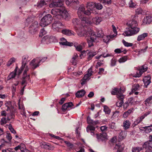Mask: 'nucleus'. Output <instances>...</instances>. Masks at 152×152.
Masks as SVG:
<instances>
[{
  "label": "nucleus",
  "instance_id": "obj_1",
  "mask_svg": "<svg viewBox=\"0 0 152 152\" xmlns=\"http://www.w3.org/2000/svg\"><path fill=\"white\" fill-rule=\"evenodd\" d=\"M125 90V88L124 87H121L119 89L115 88L111 92L112 94L117 95L119 100L116 104V106L118 107H121L124 103L123 100L124 98V96L123 94V93Z\"/></svg>",
  "mask_w": 152,
  "mask_h": 152
},
{
  "label": "nucleus",
  "instance_id": "obj_2",
  "mask_svg": "<svg viewBox=\"0 0 152 152\" xmlns=\"http://www.w3.org/2000/svg\"><path fill=\"white\" fill-rule=\"evenodd\" d=\"M53 20V18L50 14H47L41 19L40 25L42 27H45L50 24Z\"/></svg>",
  "mask_w": 152,
  "mask_h": 152
},
{
  "label": "nucleus",
  "instance_id": "obj_3",
  "mask_svg": "<svg viewBox=\"0 0 152 152\" xmlns=\"http://www.w3.org/2000/svg\"><path fill=\"white\" fill-rule=\"evenodd\" d=\"M72 21L75 28L76 30H77V32H79L78 35L81 37L84 36L85 32L83 31V30H84V27H82L80 31L78 28L80 23V22L79 20L77 18H73L72 19Z\"/></svg>",
  "mask_w": 152,
  "mask_h": 152
},
{
  "label": "nucleus",
  "instance_id": "obj_4",
  "mask_svg": "<svg viewBox=\"0 0 152 152\" xmlns=\"http://www.w3.org/2000/svg\"><path fill=\"white\" fill-rule=\"evenodd\" d=\"M47 57H44L40 59L39 58H37L33 59L30 63V65L31 67L34 69L39 66V64L41 62H43L47 59Z\"/></svg>",
  "mask_w": 152,
  "mask_h": 152
},
{
  "label": "nucleus",
  "instance_id": "obj_5",
  "mask_svg": "<svg viewBox=\"0 0 152 152\" xmlns=\"http://www.w3.org/2000/svg\"><path fill=\"white\" fill-rule=\"evenodd\" d=\"M127 25L129 28H130L132 29H134L136 31L138 30V32L140 30V28L137 27L138 23L137 19L136 18L130 20L127 23Z\"/></svg>",
  "mask_w": 152,
  "mask_h": 152
},
{
  "label": "nucleus",
  "instance_id": "obj_6",
  "mask_svg": "<svg viewBox=\"0 0 152 152\" xmlns=\"http://www.w3.org/2000/svg\"><path fill=\"white\" fill-rule=\"evenodd\" d=\"M88 33L90 35V38L88 40L87 42L88 47H91L94 45L93 42L96 39V35H95L94 32L92 31H88Z\"/></svg>",
  "mask_w": 152,
  "mask_h": 152
},
{
  "label": "nucleus",
  "instance_id": "obj_7",
  "mask_svg": "<svg viewBox=\"0 0 152 152\" xmlns=\"http://www.w3.org/2000/svg\"><path fill=\"white\" fill-rule=\"evenodd\" d=\"M57 39L55 37L45 36H44L42 39V41L44 43L48 44L51 42H56Z\"/></svg>",
  "mask_w": 152,
  "mask_h": 152
},
{
  "label": "nucleus",
  "instance_id": "obj_8",
  "mask_svg": "<svg viewBox=\"0 0 152 152\" xmlns=\"http://www.w3.org/2000/svg\"><path fill=\"white\" fill-rule=\"evenodd\" d=\"M64 26V25L59 21H55L52 24V28L54 31H59L60 29Z\"/></svg>",
  "mask_w": 152,
  "mask_h": 152
},
{
  "label": "nucleus",
  "instance_id": "obj_9",
  "mask_svg": "<svg viewBox=\"0 0 152 152\" xmlns=\"http://www.w3.org/2000/svg\"><path fill=\"white\" fill-rule=\"evenodd\" d=\"M142 146L146 149L145 152H152V140L145 142Z\"/></svg>",
  "mask_w": 152,
  "mask_h": 152
},
{
  "label": "nucleus",
  "instance_id": "obj_10",
  "mask_svg": "<svg viewBox=\"0 0 152 152\" xmlns=\"http://www.w3.org/2000/svg\"><path fill=\"white\" fill-rule=\"evenodd\" d=\"M96 136L99 142L106 141L107 139L106 134L104 132H102L99 134H96Z\"/></svg>",
  "mask_w": 152,
  "mask_h": 152
},
{
  "label": "nucleus",
  "instance_id": "obj_11",
  "mask_svg": "<svg viewBox=\"0 0 152 152\" xmlns=\"http://www.w3.org/2000/svg\"><path fill=\"white\" fill-rule=\"evenodd\" d=\"M38 24L37 22H34L29 28L30 32L31 34H34L38 30Z\"/></svg>",
  "mask_w": 152,
  "mask_h": 152
},
{
  "label": "nucleus",
  "instance_id": "obj_12",
  "mask_svg": "<svg viewBox=\"0 0 152 152\" xmlns=\"http://www.w3.org/2000/svg\"><path fill=\"white\" fill-rule=\"evenodd\" d=\"M148 69V67L146 65H144L139 68V74H136L134 76V77H140L141 76L143 72L146 71Z\"/></svg>",
  "mask_w": 152,
  "mask_h": 152
},
{
  "label": "nucleus",
  "instance_id": "obj_13",
  "mask_svg": "<svg viewBox=\"0 0 152 152\" xmlns=\"http://www.w3.org/2000/svg\"><path fill=\"white\" fill-rule=\"evenodd\" d=\"M88 56L87 59L88 61L91 60L92 58L96 55V52L95 50H87L86 51Z\"/></svg>",
  "mask_w": 152,
  "mask_h": 152
},
{
  "label": "nucleus",
  "instance_id": "obj_14",
  "mask_svg": "<svg viewBox=\"0 0 152 152\" xmlns=\"http://www.w3.org/2000/svg\"><path fill=\"white\" fill-rule=\"evenodd\" d=\"M85 10V8L83 5H81L79 7L77 12L78 16L79 18H81L82 16H84Z\"/></svg>",
  "mask_w": 152,
  "mask_h": 152
},
{
  "label": "nucleus",
  "instance_id": "obj_15",
  "mask_svg": "<svg viewBox=\"0 0 152 152\" xmlns=\"http://www.w3.org/2000/svg\"><path fill=\"white\" fill-rule=\"evenodd\" d=\"M138 33V30L136 31L134 29L132 30L131 29L125 31L123 34L125 36H130L136 34Z\"/></svg>",
  "mask_w": 152,
  "mask_h": 152
},
{
  "label": "nucleus",
  "instance_id": "obj_16",
  "mask_svg": "<svg viewBox=\"0 0 152 152\" xmlns=\"http://www.w3.org/2000/svg\"><path fill=\"white\" fill-rule=\"evenodd\" d=\"M151 77L150 76H147L145 77L143 79V81L144 84V87L147 88L148 85L151 83Z\"/></svg>",
  "mask_w": 152,
  "mask_h": 152
},
{
  "label": "nucleus",
  "instance_id": "obj_17",
  "mask_svg": "<svg viewBox=\"0 0 152 152\" xmlns=\"http://www.w3.org/2000/svg\"><path fill=\"white\" fill-rule=\"evenodd\" d=\"M60 41L61 42H59V43L61 45L69 46H72L73 45V44L72 42H67L66 39L64 38L61 39Z\"/></svg>",
  "mask_w": 152,
  "mask_h": 152
},
{
  "label": "nucleus",
  "instance_id": "obj_18",
  "mask_svg": "<svg viewBox=\"0 0 152 152\" xmlns=\"http://www.w3.org/2000/svg\"><path fill=\"white\" fill-rule=\"evenodd\" d=\"M73 105V104L72 102H69L68 103H67L64 104L62 106V110L64 112L66 110H69V109H68V108L69 107H70L72 106Z\"/></svg>",
  "mask_w": 152,
  "mask_h": 152
},
{
  "label": "nucleus",
  "instance_id": "obj_19",
  "mask_svg": "<svg viewBox=\"0 0 152 152\" xmlns=\"http://www.w3.org/2000/svg\"><path fill=\"white\" fill-rule=\"evenodd\" d=\"M61 10L62 9H53L52 10L51 13L52 15L56 16L60 15L62 13Z\"/></svg>",
  "mask_w": 152,
  "mask_h": 152
},
{
  "label": "nucleus",
  "instance_id": "obj_20",
  "mask_svg": "<svg viewBox=\"0 0 152 152\" xmlns=\"http://www.w3.org/2000/svg\"><path fill=\"white\" fill-rule=\"evenodd\" d=\"M95 3L93 2H88L87 3L86 7L88 9H89L91 11H93L95 8Z\"/></svg>",
  "mask_w": 152,
  "mask_h": 152
},
{
  "label": "nucleus",
  "instance_id": "obj_21",
  "mask_svg": "<svg viewBox=\"0 0 152 152\" xmlns=\"http://www.w3.org/2000/svg\"><path fill=\"white\" fill-rule=\"evenodd\" d=\"M152 21V18L151 15H148L146 16L143 20V23L144 24H149Z\"/></svg>",
  "mask_w": 152,
  "mask_h": 152
},
{
  "label": "nucleus",
  "instance_id": "obj_22",
  "mask_svg": "<svg viewBox=\"0 0 152 152\" xmlns=\"http://www.w3.org/2000/svg\"><path fill=\"white\" fill-rule=\"evenodd\" d=\"M86 93V91L83 89H82L77 91L75 94V96L77 97L80 98L84 96Z\"/></svg>",
  "mask_w": 152,
  "mask_h": 152
},
{
  "label": "nucleus",
  "instance_id": "obj_23",
  "mask_svg": "<svg viewBox=\"0 0 152 152\" xmlns=\"http://www.w3.org/2000/svg\"><path fill=\"white\" fill-rule=\"evenodd\" d=\"M62 34L67 36L74 35L75 33L72 31L68 29H64L61 31Z\"/></svg>",
  "mask_w": 152,
  "mask_h": 152
},
{
  "label": "nucleus",
  "instance_id": "obj_24",
  "mask_svg": "<svg viewBox=\"0 0 152 152\" xmlns=\"http://www.w3.org/2000/svg\"><path fill=\"white\" fill-rule=\"evenodd\" d=\"M90 77L88 76L87 74H86L83 78L81 80V84L83 85L85 84L87 81H88L90 79Z\"/></svg>",
  "mask_w": 152,
  "mask_h": 152
},
{
  "label": "nucleus",
  "instance_id": "obj_25",
  "mask_svg": "<svg viewBox=\"0 0 152 152\" xmlns=\"http://www.w3.org/2000/svg\"><path fill=\"white\" fill-rule=\"evenodd\" d=\"M78 58V56L77 54L76 53H75L71 61V62L73 65H76Z\"/></svg>",
  "mask_w": 152,
  "mask_h": 152
},
{
  "label": "nucleus",
  "instance_id": "obj_26",
  "mask_svg": "<svg viewBox=\"0 0 152 152\" xmlns=\"http://www.w3.org/2000/svg\"><path fill=\"white\" fill-rule=\"evenodd\" d=\"M148 34L146 33H144L143 34L138 36L137 39V40L138 41H140L143 40L145 38L147 37Z\"/></svg>",
  "mask_w": 152,
  "mask_h": 152
},
{
  "label": "nucleus",
  "instance_id": "obj_27",
  "mask_svg": "<svg viewBox=\"0 0 152 152\" xmlns=\"http://www.w3.org/2000/svg\"><path fill=\"white\" fill-rule=\"evenodd\" d=\"M96 37H102L104 36V34L101 28L98 29L96 30V34H95Z\"/></svg>",
  "mask_w": 152,
  "mask_h": 152
},
{
  "label": "nucleus",
  "instance_id": "obj_28",
  "mask_svg": "<svg viewBox=\"0 0 152 152\" xmlns=\"http://www.w3.org/2000/svg\"><path fill=\"white\" fill-rule=\"evenodd\" d=\"M79 3V2L78 0H66V3L68 6L72 4H78Z\"/></svg>",
  "mask_w": 152,
  "mask_h": 152
},
{
  "label": "nucleus",
  "instance_id": "obj_29",
  "mask_svg": "<svg viewBox=\"0 0 152 152\" xmlns=\"http://www.w3.org/2000/svg\"><path fill=\"white\" fill-rule=\"evenodd\" d=\"M18 68V67L17 66L16 67L15 69V72H12L7 77L8 80H9L12 78H14L15 76L16 75V71Z\"/></svg>",
  "mask_w": 152,
  "mask_h": 152
},
{
  "label": "nucleus",
  "instance_id": "obj_30",
  "mask_svg": "<svg viewBox=\"0 0 152 152\" xmlns=\"http://www.w3.org/2000/svg\"><path fill=\"white\" fill-rule=\"evenodd\" d=\"M152 103V95L149 96L145 101V104L147 106H150Z\"/></svg>",
  "mask_w": 152,
  "mask_h": 152
},
{
  "label": "nucleus",
  "instance_id": "obj_31",
  "mask_svg": "<svg viewBox=\"0 0 152 152\" xmlns=\"http://www.w3.org/2000/svg\"><path fill=\"white\" fill-rule=\"evenodd\" d=\"M131 123L129 120H126L123 122V127L124 129H127L129 128Z\"/></svg>",
  "mask_w": 152,
  "mask_h": 152
},
{
  "label": "nucleus",
  "instance_id": "obj_32",
  "mask_svg": "<svg viewBox=\"0 0 152 152\" xmlns=\"http://www.w3.org/2000/svg\"><path fill=\"white\" fill-rule=\"evenodd\" d=\"M28 58V56H24L22 57V67L23 68V67H25L26 64L27 63V60Z\"/></svg>",
  "mask_w": 152,
  "mask_h": 152
},
{
  "label": "nucleus",
  "instance_id": "obj_33",
  "mask_svg": "<svg viewBox=\"0 0 152 152\" xmlns=\"http://www.w3.org/2000/svg\"><path fill=\"white\" fill-rule=\"evenodd\" d=\"M93 23L95 24H99L102 21V19L101 18L97 17L92 19Z\"/></svg>",
  "mask_w": 152,
  "mask_h": 152
},
{
  "label": "nucleus",
  "instance_id": "obj_34",
  "mask_svg": "<svg viewBox=\"0 0 152 152\" xmlns=\"http://www.w3.org/2000/svg\"><path fill=\"white\" fill-rule=\"evenodd\" d=\"M126 137V134L124 132L121 131L119 134L118 136L119 141H121L124 139Z\"/></svg>",
  "mask_w": 152,
  "mask_h": 152
},
{
  "label": "nucleus",
  "instance_id": "obj_35",
  "mask_svg": "<svg viewBox=\"0 0 152 152\" xmlns=\"http://www.w3.org/2000/svg\"><path fill=\"white\" fill-rule=\"evenodd\" d=\"M115 148V149H118L117 152H123V150L124 147L120 145L119 144H116Z\"/></svg>",
  "mask_w": 152,
  "mask_h": 152
},
{
  "label": "nucleus",
  "instance_id": "obj_36",
  "mask_svg": "<svg viewBox=\"0 0 152 152\" xmlns=\"http://www.w3.org/2000/svg\"><path fill=\"white\" fill-rule=\"evenodd\" d=\"M142 147H133L132 149V152H140V151L142 150L143 148Z\"/></svg>",
  "mask_w": 152,
  "mask_h": 152
},
{
  "label": "nucleus",
  "instance_id": "obj_37",
  "mask_svg": "<svg viewBox=\"0 0 152 152\" xmlns=\"http://www.w3.org/2000/svg\"><path fill=\"white\" fill-rule=\"evenodd\" d=\"M150 113L151 112L148 111L143 115H142L140 117H138L137 118L140 121V122H141L146 116L150 114Z\"/></svg>",
  "mask_w": 152,
  "mask_h": 152
},
{
  "label": "nucleus",
  "instance_id": "obj_38",
  "mask_svg": "<svg viewBox=\"0 0 152 152\" xmlns=\"http://www.w3.org/2000/svg\"><path fill=\"white\" fill-rule=\"evenodd\" d=\"M140 88V85L138 83L135 84L132 86V92H133L136 91L138 90Z\"/></svg>",
  "mask_w": 152,
  "mask_h": 152
},
{
  "label": "nucleus",
  "instance_id": "obj_39",
  "mask_svg": "<svg viewBox=\"0 0 152 152\" xmlns=\"http://www.w3.org/2000/svg\"><path fill=\"white\" fill-rule=\"evenodd\" d=\"M15 60L16 59L14 57L11 58L7 62V66H10L13 63L15 62Z\"/></svg>",
  "mask_w": 152,
  "mask_h": 152
},
{
  "label": "nucleus",
  "instance_id": "obj_40",
  "mask_svg": "<svg viewBox=\"0 0 152 152\" xmlns=\"http://www.w3.org/2000/svg\"><path fill=\"white\" fill-rule=\"evenodd\" d=\"M104 111L106 114H109L110 113L111 110L107 106L105 105L104 107Z\"/></svg>",
  "mask_w": 152,
  "mask_h": 152
},
{
  "label": "nucleus",
  "instance_id": "obj_41",
  "mask_svg": "<svg viewBox=\"0 0 152 152\" xmlns=\"http://www.w3.org/2000/svg\"><path fill=\"white\" fill-rule=\"evenodd\" d=\"M122 42L123 44L126 47H132L133 45V44L132 43H129L125 41L124 39L122 40Z\"/></svg>",
  "mask_w": 152,
  "mask_h": 152
},
{
  "label": "nucleus",
  "instance_id": "obj_42",
  "mask_svg": "<svg viewBox=\"0 0 152 152\" xmlns=\"http://www.w3.org/2000/svg\"><path fill=\"white\" fill-rule=\"evenodd\" d=\"M22 81L21 83V84L22 85H23L24 84H27V82L26 81L28 80H29L30 79V77L29 78H28L26 76L23 75L22 77Z\"/></svg>",
  "mask_w": 152,
  "mask_h": 152
},
{
  "label": "nucleus",
  "instance_id": "obj_43",
  "mask_svg": "<svg viewBox=\"0 0 152 152\" xmlns=\"http://www.w3.org/2000/svg\"><path fill=\"white\" fill-rule=\"evenodd\" d=\"M61 11L62 13H61V15H60L66 18L68 17V13L66 10L65 9H62L61 10Z\"/></svg>",
  "mask_w": 152,
  "mask_h": 152
},
{
  "label": "nucleus",
  "instance_id": "obj_44",
  "mask_svg": "<svg viewBox=\"0 0 152 152\" xmlns=\"http://www.w3.org/2000/svg\"><path fill=\"white\" fill-rule=\"evenodd\" d=\"M127 59V56H124L120 58L118 60V61L120 63H123L126 61Z\"/></svg>",
  "mask_w": 152,
  "mask_h": 152
},
{
  "label": "nucleus",
  "instance_id": "obj_45",
  "mask_svg": "<svg viewBox=\"0 0 152 152\" xmlns=\"http://www.w3.org/2000/svg\"><path fill=\"white\" fill-rule=\"evenodd\" d=\"M143 128V130L146 133H148L152 131L151 130V129L150 127H148V126H146L142 127Z\"/></svg>",
  "mask_w": 152,
  "mask_h": 152
},
{
  "label": "nucleus",
  "instance_id": "obj_46",
  "mask_svg": "<svg viewBox=\"0 0 152 152\" xmlns=\"http://www.w3.org/2000/svg\"><path fill=\"white\" fill-rule=\"evenodd\" d=\"M29 68L28 66H26L24 71L23 75L26 76L28 78H29V75H27V72L29 70Z\"/></svg>",
  "mask_w": 152,
  "mask_h": 152
},
{
  "label": "nucleus",
  "instance_id": "obj_47",
  "mask_svg": "<svg viewBox=\"0 0 152 152\" xmlns=\"http://www.w3.org/2000/svg\"><path fill=\"white\" fill-rule=\"evenodd\" d=\"M64 143L67 145L68 147L70 149H72L73 147V145L67 141H64Z\"/></svg>",
  "mask_w": 152,
  "mask_h": 152
},
{
  "label": "nucleus",
  "instance_id": "obj_48",
  "mask_svg": "<svg viewBox=\"0 0 152 152\" xmlns=\"http://www.w3.org/2000/svg\"><path fill=\"white\" fill-rule=\"evenodd\" d=\"M91 13H95L93 12V11H91L89 9H88L86 11L85 10V12L84 13V15L85 14L87 15H89L91 14Z\"/></svg>",
  "mask_w": 152,
  "mask_h": 152
},
{
  "label": "nucleus",
  "instance_id": "obj_49",
  "mask_svg": "<svg viewBox=\"0 0 152 152\" xmlns=\"http://www.w3.org/2000/svg\"><path fill=\"white\" fill-rule=\"evenodd\" d=\"M95 7L97 10H100L102 9L103 6L102 4L100 3H95Z\"/></svg>",
  "mask_w": 152,
  "mask_h": 152
},
{
  "label": "nucleus",
  "instance_id": "obj_50",
  "mask_svg": "<svg viewBox=\"0 0 152 152\" xmlns=\"http://www.w3.org/2000/svg\"><path fill=\"white\" fill-rule=\"evenodd\" d=\"M119 115V111H116L113 113V115L111 118L113 119L115 118H118Z\"/></svg>",
  "mask_w": 152,
  "mask_h": 152
},
{
  "label": "nucleus",
  "instance_id": "obj_51",
  "mask_svg": "<svg viewBox=\"0 0 152 152\" xmlns=\"http://www.w3.org/2000/svg\"><path fill=\"white\" fill-rule=\"evenodd\" d=\"M74 46L75 47L76 50L78 51H81L83 49L82 46L81 45H75Z\"/></svg>",
  "mask_w": 152,
  "mask_h": 152
},
{
  "label": "nucleus",
  "instance_id": "obj_52",
  "mask_svg": "<svg viewBox=\"0 0 152 152\" xmlns=\"http://www.w3.org/2000/svg\"><path fill=\"white\" fill-rule=\"evenodd\" d=\"M46 1L45 0H41L38 5V6L42 7V6L45 5L46 4Z\"/></svg>",
  "mask_w": 152,
  "mask_h": 152
},
{
  "label": "nucleus",
  "instance_id": "obj_53",
  "mask_svg": "<svg viewBox=\"0 0 152 152\" xmlns=\"http://www.w3.org/2000/svg\"><path fill=\"white\" fill-rule=\"evenodd\" d=\"M8 126L9 129L10 131L13 134L16 133V131L14 130V128H12V125L11 124H9Z\"/></svg>",
  "mask_w": 152,
  "mask_h": 152
},
{
  "label": "nucleus",
  "instance_id": "obj_54",
  "mask_svg": "<svg viewBox=\"0 0 152 152\" xmlns=\"http://www.w3.org/2000/svg\"><path fill=\"white\" fill-rule=\"evenodd\" d=\"M95 128L92 126H88L87 128L86 131L87 132H89L90 131H94L95 130Z\"/></svg>",
  "mask_w": 152,
  "mask_h": 152
},
{
  "label": "nucleus",
  "instance_id": "obj_55",
  "mask_svg": "<svg viewBox=\"0 0 152 152\" xmlns=\"http://www.w3.org/2000/svg\"><path fill=\"white\" fill-rule=\"evenodd\" d=\"M47 31L45 30L44 28L42 29L40 32L39 36H42V35H44L46 34Z\"/></svg>",
  "mask_w": 152,
  "mask_h": 152
},
{
  "label": "nucleus",
  "instance_id": "obj_56",
  "mask_svg": "<svg viewBox=\"0 0 152 152\" xmlns=\"http://www.w3.org/2000/svg\"><path fill=\"white\" fill-rule=\"evenodd\" d=\"M92 69L91 68H89L87 71V73L86 74H87L89 77L91 76L92 75Z\"/></svg>",
  "mask_w": 152,
  "mask_h": 152
},
{
  "label": "nucleus",
  "instance_id": "obj_57",
  "mask_svg": "<svg viewBox=\"0 0 152 152\" xmlns=\"http://www.w3.org/2000/svg\"><path fill=\"white\" fill-rule=\"evenodd\" d=\"M6 137L7 140L10 142L12 138V137L11 135V134L10 133H8L7 132V133Z\"/></svg>",
  "mask_w": 152,
  "mask_h": 152
},
{
  "label": "nucleus",
  "instance_id": "obj_58",
  "mask_svg": "<svg viewBox=\"0 0 152 152\" xmlns=\"http://www.w3.org/2000/svg\"><path fill=\"white\" fill-rule=\"evenodd\" d=\"M0 122L1 124L2 125L7 123V120L6 118H3L1 119Z\"/></svg>",
  "mask_w": 152,
  "mask_h": 152
},
{
  "label": "nucleus",
  "instance_id": "obj_59",
  "mask_svg": "<svg viewBox=\"0 0 152 152\" xmlns=\"http://www.w3.org/2000/svg\"><path fill=\"white\" fill-rule=\"evenodd\" d=\"M87 121L88 124H93V120L92 119H91L89 116H88L87 117Z\"/></svg>",
  "mask_w": 152,
  "mask_h": 152
},
{
  "label": "nucleus",
  "instance_id": "obj_60",
  "mask_svg": "<svg viewBox=\"0 0 152 152\" xmlns=\"http://www.w3.org/2000/svg\"><path fill=\"white\" fill-rule=\"evenodd\" d=\"M140 122L138 120V119L137 118V119L134 122V123L132 124V126L133 127L135 126H136L139 124Z\"/></svg>",
  "mask_w": 152,
  "mask_h": 152
},
{
  "label": "nucleus",
  "instance_id": "obj_61",
  "mask_svg": "<svg viewBox=\"0 0 152 152\" xmlns=\"http://www.w3.org/2000/svg\"><path fill=\"white\" fill-rule=\"evenodd\" d=\"M116 61L115 58H112L111 60V65L113 66L116 64Z\"/></svg>",
  "mask_w": 152,
  "mask_h": 152
},
{
  "label": "nucleus",
  "instance_id": "obj_62",
  "mask_svg": "<svg viewBox=\"0 0 152 152\" xmlns=\"http://www.w3.org/2000/svg\"><path fill=\"white\" fill-rule=\"evenodd\" d=\"M82 18H79L82 21H83L85 22V23H88V21L87 20V18L86 17H84L83 16H82Z\"/></svg>",
  "mask_w": 152,
  "mask_h": 152
},
{
  "label": "nucleus",
  "instance_id": "obj_63",
  "mask_svg": "<svg viewBox=\"0 0 152 152\" xmlns=\"http://www.w3.org/2000/svg\"><path fill=\"white\" fill-rule=\"evenodd\" d=\"M104 71V69L103 68H100L99 69V72L98 74L99 75H102Z\"/></svg>",
  "mask_w": 152,
  "mask_h": 152
},
{
  "label": "nucleus",
  "instance_id": "obj_64",
  "mask_svg": "<svg viewBox=\"0 0 152 152\" xmlns=\"http://www.w3.org/2000/svg\"><path fill=\"white\" fill-rule=\"evenodd\" d=\"M136 12L138 14H140L142 13V10L140 8H139L136 10Z\"/></svg>",
  "mask_w": 152,
  "mask_h": 152
}]
</instances>
